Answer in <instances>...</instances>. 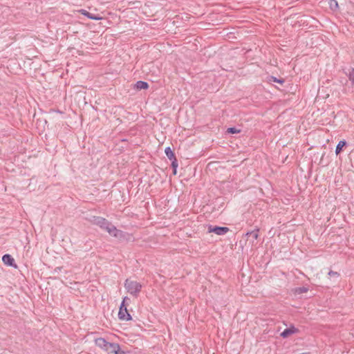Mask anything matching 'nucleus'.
Segmentation results:
<instances>
[{
    "label": "nucleus",
    "instance_id": "1",
    "mask_svg": "<svg viewBox=\"0 0 354 354\" xmlns=\"http://www.w3.org/2000/svg\"><path fill=\"white\" fill-rule=\"evenodd\" d=\"M124 286L127 292L135 297H137L139 295L142 288L140 283L131 280L130 279H127L125 280Z\"/></svg>",
    "mask_w": 354,
    "mask_h": 354
},
{
    "label": "nucleus",
    "instance_id": "2",
    "mask_svg": "<svg viewBox=\"0 0 354 354\" xmlns=\"http://www.w3.org/2000/svg\"><path fill=\"white\" fill-rule=\"evenodd\" d=\"M90 222L93 225L99 226L101 229L106 230L108 233H109L114 225L107 219L101 216H94L90 219Z\"/></svg>",
    "mask_w": 354,
    "mask_h": 354
},
{
    "label": "nucleus",
    "instance_id": "3",
    "mask_svg": "<svg viewBox=\"0 0 354 354\" xmlns=\"http://www.w3.org/2000/svg\"><path fill=\"white\" fill-rule=\"evenodd\" d=\"M126 300H129V299L127 297H124L119 308L118 318L122 321H129L132 319V317L127 310V305L125 304Z\"/></svg>",
    "mask_w": 354,
    "mask_h": 354
},
{
    "label": "nucleus",
    "instance_id": "4",
    "mask_svg": "<svg viewBox=\"0 0 354 354\" xmlns=\"http://www.w3.org/2000/svg\"><path fill=\"white\" fill-rule=\"evenodd\" d=\"M208 232L214 233L217 235H224L230 231V228L227 227L218 226V225H208Z\"/></svg>",
    "mask_w": 354,
    "mask_h": 354
},
{
    "label": "nucleus",
    "instance_id": "5",
    "mask_svg": "<svg viewBox=\"0 0 354 354\" xmlns=\"http://www.w3.org/2000/svg\"><path fill=\"white\" fill-rule=\"evenodd\" d=\"M109 234L120 241L126 239L127 236L128 235L127 232H124L120 230L117 229L115 225L113 226Z\"/></svg>",
    "mask_w": 354,
    "mask_h": 354
},
{
    "label": "nucleus",
    "instance_id": "6",
    "mask_svg": "<svg viewBox=\"0 0 354 354\" xmlns=\"http://www.w3.org/2000/svg\"><path fill=\"white\" fill-rule=\"evenodd\" d=\"M2 261L8 266L17 268L14 258L9 254H6L2 257Z\"/></svg>",
    "mask_w": 354,
    "mask_h": 354
},
{
    "label": "nucleus",
    "instance_id": "7",
    "mask_svg": "<svg viewBox=\"0 0 354 354\" xmlns=\"http://www.w3.org/2000/svg\"><path fill=\"white\" fill-rule=\"evenodd\" d=\"M299 332V329L295 328L293 325H291L289 328H286L281 334L280 335L283 338H287L290 335L297 333Z\"/></svg>",
    "mask_w": 354,
    "mask_h": 354
},
{
    "label": "nucleus",
    "instance_id": "8",
    "mask_svg": "<svg viewBox=\"0 0 354 354\" xmlns=\"http://www.w3.org/2000/svg\"><path fill=\"white\" fill-rule=\"evenodd\" d=\"M112 343L106 341L104 338L99 337L95 339V344L100 348L104 349L106 351L109 350V344Z\"/></svg>",
    "mask_w": 354,
    "mask_h": 354
},
{
    "label": "nucleus",
    "instance_id": "9",
    "mask_svg": "<svg viewBox=\"0 0 354 354\" xmlns=\"http://www.w3.org/2000/svg\"><path fill=\"white\" fill-rule=\"evenodd\" d=\"M78 12L80 14H82V15H84V16L86 17L87 18L92 19V20L98 21V20H101L102 19V17H100L99 15H95V14L91 13L84 9H81Z\"/></svg>",
    "mask_w": 354,
    "mask_h": 354
},
{
    "label": "nucleus",
    "instance_id": "10",
    "mask_svg": "<svg viewBox=\"0 0 354 354\" xmlns=\"http://www.w3.org/2000/svg\"><path fill=\"white\" fill-rule=\"evenodd\" d=\"M110 352L114 354H127L126 352L121 349L120 346L117 343L109 344Z\"/></svg>",
    "mask_w": 354,
    "mask_h": 354
},
{
    "label": "nucleus",
    "instance_id": "11",
    "mask_svg": "<svg viewBox=\"0 0 354 354\" xmlns=\"http://www.w3.org/2000/svg\"><path fill=\"white\" fill-rule=\"evenodd\" d=\"M149 85L148 82L139 80L137 81L136 83L134 84L133 88L138 91H140L142 89L146 90L149 88Z\"/></svg>",
    "mask_w": 354,
    "mask_h": 354
},
{
    "label": "nucleus",
    "instance_id": "12",
    "mask_svg": "<svg viewBox=\"0 0 354 354\" xmlns=\"http://www.w3.org/2000/svg\"><path fill=\"white\" fill-rule=\"evenodd\" d=\"M347 145V142L345 140H340L336 146L335 154H339L343 151V148L346 147Z\"/></svg>",
    "mask_w": 354,
    "mask_h": 354
},
{
    "label": "nucleus",
    "instance_id": "13",
    "mask_svg": "<svg viewBox=\"0 0 354 354\" xmlns=\"http://www.w3.org/2000/svg\"><path fill=\"white\" fill-rule=\"evenodd\" d=\"M165 153L167 156V157L170 160H174L176 158L175 153H174L173 150L171 149L170 147H167L165 149Z\"/></svg>",
    "mask_w": 354,
    "mask_h": 354
},
{
    "label": "nucleus",
    "instance_id": "14",
    "mask_svg": "<svg viewBox=\"0 0 354 354\" xmlns=\"http://www.w3.org/2000/svg\"><path fill=\"white\" fill-rule=\"evenodd\" d=\"M328 6L331 10L337 11L339 9V5L337 0H329Z\"/></svg>",
    "mask_w": 354,
    "mask_h": 354
},
{
    "label": "nucleus",
    "instance_id": "15",
    "mask_svg": "<svg viewBox=\"0 0 354 354\" xmlns=\"http://www.w3.org/2000/svg\"><path fill=\"white\" fill-rule=\"evenodd\" d=\"M171 167L172 168V170H173V174L174 175H176L177 171V167L178 166V160L177 158H175L174 160H171Z\"/></svg>",
    "mask_w": 354,
    "mask_h": 354
},
{
    "label": "nucleus",
    "instance_id": "16",
    "mask_svg": "<svg viewBox=\"0 0 354 354\" xmlns=\"http://www.w3.org/2000/svg\"><path fill=\"white\" fill-rule=\"evenodd\" d=\"M348 80L354 84V68H351L348 70V73H346Z\"/></svg>",
    "mask_w": 354,
    "mask_h": 354
},
{
    "label": "nucleus",
    "instance_id": "17",
    "mask_svg": "<svg viewBox=\"0 0 354 354\" xmlns=\"http://www.w3.org/2000/svg\"><path fill=\"white\" fill-rule=\"evenodd\" d=\"M269 80L270 81H272L274 82L279 83L280 84H283L285 82V80L284 79H283V78H277V77H274V76H270V78H269Z\"/></svg>",
    "mask_w": 354,
    "mask_h": 354
},
{
    "label": "nucleus",
    "instance_id": "18",
    "mask_svg": "<svg viewBox=\"0 0 354 354\" xmlns=\"http://www.w3.org/2000/svg\"><path fill=\"white\" fill-rule=\"evenodd\" d=\"M308 291V288L304 287V286L297 288L295 290V292L297 294L305 293V292H307Z\"/></svg>",
    "mask_w": 354,
    "mask_h": 354
},
{
    "label": "nucleus",
    "instance_id": "19",
    "mask_svg": "<svg viewBox=\"0 0 354 354\" xmlns=\"http://www.w3.org/2000/svg\"><path fill=\"white\" fill-rule=\"evenodd\" d=\"M226 132L230 134H235V133H238L241 132V130L237 129L236 127H229L227 129Z\"/></svg>",
    "mask_w": 354,
    "mask_h": 354
},
{
    "label": "nucleus",
    "instance_id": "20",
    "mask_svg": "<svg viewBox=\"0 0 354 354\" xmlns=\"http://www.w3.org/2000/svg\"><path fill=\"white\" fill-rule=\"evenodd\" d=\"M259 228L257 227L254 230L251 231V232H250V234H252L251 236H252V237L254 240H257L259 238Z\"/></svg>",
    "mask_w": 354,
    "mask_h": 354
},
{
    "label": "nucleus",
    "instance_id": "21",
    "mask_svg": "<svg viewBox=\"0 0 354 354\" xmlns=\"http://www.w3.org/2000/svg\"><path fill=\"white\" fill-rule=\"evenodd\" d=\"M328 275L330 277L338 278L339 277V273H338L337 272H335V271L330 270L328 273Z\"/></svg>",
    "mask_w": 354,
    "mask_h": 354
},
{
    "label": "nucleus",
    "instance_id": "22",
    "mask_svg": "<svg viewBox=\"0 0 354 354\" xmlns=\"http://www.w3.org/2000/svg\"><path fill=\"white\" fill-rule=\"evenodd\" d=\"M250 232H251V231H248V232H246V234H245V236H251V235H252V234H250Z\"/></svg>",
    "mask_w": 354,
    "mask_h": 354
}]
</instances>
